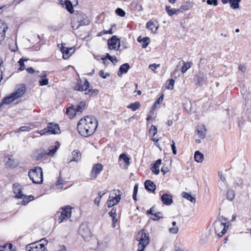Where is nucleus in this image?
I'll return each instance as SVG.
<instances>
[{"instance_id": "nucleus-24", "label": "nucleus", "mask_w": 251, "mask_h": 251, "mask_svg": "<svg viewBox=\"0 0 251 251\" xmlns=\"http://www.w3.org/2000/svg\"><path fill=\"white\" fill-rule=\"evenodd\" d=\"M207 78L203 74H200L195 76V81L196 84L201 85L206 80Z\"/></svg>"}, {"instance_id": "nucleus-37", "label": "nucleus", "mask_w": 251, "mask_h": 251, "mask_svg": "<svg viewBox=\"0 0 251 251\" xmlns=\"http://www.w3.org/2000/svg\"><path fill=\"white\" fill-rule=\"evenodd\" d=\"M120 160H123L126 165H129L130 164V158L126 153H122L119 156Z\"/></svg>"}, {"instance_id": "nucleus-62", "label": "nucleus", "mask_w": 251, "mask_h": 251, "mask_svg": "<svg viewBox=\"0 0 251 251\" xmlns=\"http://www.w3.org/2000/svg\"><path fill=\"white\" fill-rule=\"evenodd\" d=\"M154 208H155L154 206H153L149 210H148L147 211V214H152L153 215L154 213L153 212L155 211Z\"/></svg>"}, {"instance_id": "nucleus-52", "label": "nucleus", "mask_w": 251, "mask_h": 251, "mask_svg": "<svg viewBox=\"0 0 251 251\" xmlns=\"http://www.w3.org/2000/svg\"><path fill=\"white\" fill-rule=\"evenodd\" d=\"M76 23H77L76 22L74 21L73 19L72 20V27L73 28L74 30L77 29L79 28V27L80 26V25H79V24L77 25Z\"/></svg>"}, {"instance_id": "nucleus-48", "label": "nucleus", "mask_w": 251, "mask_h": 251, "mask_svg": "<svg viewBox=\"0 0 251 251\" xmlns=\"http://www.w3.org/2000/svg\"><path fill=\"white\" fill-rule=\"evenodd\" d=\"M112 201V203L114 204V205L117 204L121 200V197L120 195L117 196L116 197L112 198V199H110Z\"/></svg>"}, {"instance_id": "nucleus-8", "label": "nucleus", "mask_w": 251, "mask_h": 251, "mask_svg": "<svg viewBox=\"0 0 251 251\" xmlns=\"http://www.w3.org/2000/svg\"><path fill=\"white\" fill-rule=\"evenodd\" d=\"M73 19L74 22L77 23L80 26L87 25L90 24L87 16L81 11H76Z\"/></svg>"}, {"instance_id": "nucleus-14", "label": "nucleus", "mask_w": 251, "mask_h": 251, "mask_svg": "<svg viewBox=\"0 0 251 251\" xmlns=\"http://www.w3.org/2000/svg\"><path fill=\"white\" fill-rule=\"evenodd\" d=\"M5 165L7 168H14L15 165V157L13 155H7L4 159Z\"/></svg>"}, {"instance_id": "nucleus-40", "label": "nucleus", "mask_w": 251, "mask_h": 251, "mask_svg": "<svg viewBox=\"0 0 251 251\" xmlns=\"http://www.w3.org/2000/svg\"><path fill=\"white\" fill-rule=\"evenodd\" d=\"M63 180L61 176V173L60 172L58 179L56 183V187L57 188H62L63 187Z\"/></svg>"}, {"instance_id": "nucleus-2", "label": "nucleus", "mask_w": 251, "mask_h": 251, "mask_svg": "<svg viewBox=\"0 0 251 251\" xmlns=\"http://www.w3.org/2000/svg\"><path fill=\"white\" fill-rule=\"evenodd\" d=\"M28 175L32 182L41 184L43 181V171L41 167L37 166L28 171Z\"/></svg>"}, {"instance_id": "nucleus-58", "label": "nucleus", "mask_w": 251, "mask_h": 251, "mask_svg": "<svg viewBox=\"0 0 251 251\" xmlns=\"http://www.w3.org/2000/svg\"><path fill=\"white\" fill-rule=\"evenodd\" d=\"M163 100V95H162V96H161L158 98V99L157 100V101H156V102L154 104V105H153V107H155L157 104H159L161 102H162Z\"/></svg>"}, {"instance_id": "nucleus-61", "label": "nucleus", "mask_w": 251, "mask_h": 251, "mask_svg": "<svg viewBox=\"0 0 251 251\" xmlns=\"http://www.w3.org/2000/svg\"><path fill=\"white\" fill-rule=\"evenodd\" d=\"M111 218L112 219V222H113L112 226L113 227H116V226L117 224L118 219L116 218V217H113Z\"/></svg>"}, {"instance_id": "nucleus-26", "label": "nucleus", "mask_w": 251, "mask_h": 251, "mask_svg": "<svg viewBox=\"0 0 251 251\" xmlns=\"http://www.w3.org/2000/svg\"><path fill=\"white\" fill-rule=\"evenodd\" d=\"M162 160L161 159H157L151 168V170L155 175H158L159 173V167L161 164Z\"/></svg>"}, {"instance_id": "nucleus-29", "label": "nucleus", "mask_w": 251, "mask_h": 251, "mask_svg": "<svg viewBox=\"0 0 251 251\" xmlns=\"http://www.w3.org/2000/svg\"><path fill=\"white\" fill-rule=\"evenodd\" d=\"M166 11L170 16H172L175 14H178L180 10V9L171 8L170 6H166Z\"/></svg>"}, {"instance_id": "nucleus-41", "label": "nucleus", "mask_w": 251, "mask_h": 251, "mask_svg": "<svg viewBox=\"0 0 251 251\" xmlns=\"http://www.w3.org/2000/svg\"><path fill=\"white\" fill-rule=\"evenodd\" d=\"M235 197L234 192L231 189H229L227 192V199L229 201H232Z\"/></svg>"}, {"instance_id": "nucleus-9", "label": "nucleus", "mask_w": 251, "mask_h": 251, "mask_svg": "<svg viewBox=\"0 0 251 251\" xmlns=\"http://www.w3.org/2000/svg\"><path fill=\"white\" fill-rule=\"evenodd\" d=\"M58 217L59 223H61L67 221L71 216V208L69 206H66L61 209V211L57 213Z\"/></svg>"}, {"instance_id": "nucleus-16", "label": "nucleus", "mask_w": 251, "mask_h": 251, "mask_svg": "<svg viewBox=\"0 0 251 251\" xmlns=\"http://www.w3.org/2000/svg\"><path fill=\"white\" fill-rule=\"evenodd\" d=\"M8 27L7 24L0 20V44L4 40L5 32Z\"/></svg>"}, {"instance_id": "nucleus-20", "label": "nucleus", "mask_w": 251, "mask_h": 251, "mask_svg": "<svg viewBox=\"0 0 251 251\" xmlns=\"http://www.w3.org/2000/svg\"><path fill=\"white\" fill-rule=\"evenodd\" d=\"M90 87L89 81L85 79L83 84L77 83L74 88L75 90L84 91L87 90Z\"/></svg>"}, {"instance_id": "nucleus-50", "label": "nucleus", "mask_w": 251, "mask_h": 251, "mask_svg": "<svg viewBox=\"0 0 251 251\" xmlns=\"http://www.w3.org/2000/svg\"><path fill=\"white\" fill-rule=\"evenodd\" d=\"M178 228L177 226H172L169 229V231L172 234H176L178 232Z\"/></svg>"}, {"instance_id": "nucleus-33", "label": "nucleus", "mask_w": 251, "mask_h": 251, "mask_svg": "<svg viewBox=\"0 0 251 251\" xmlns=\"http://www.w3.org/2000/svg\"><path fill=\"white\" fill-rule=\"evenodd\" d=\"M140 103L139 101H136L128 105L127 107L131 109L132 111H136L140 107Z\"/></svg>"}, {"instance_id": "nucleus-34", "label": "nucleus", "mask_w": 251, "mask_h": 251, "mask_svg": "<svg viewBox=\"0 0 251 251\" xmlns=\"http://www.w3.org/2000/svg\"><path fill=\"white\" fill-rule=\"evenodd\" d=\"M65 7L67 10L70 13L74 12V8L72 2L70 0H66L65 1Z\"/></svg>"}, {"instance_id": "nucleus-53", "label": "nucleus", "mask_w": 251, "mask_h": 251, "mask_svg": "<svg viewBox=\"0 0 251 251\" xmlns=\"http://www.w3.org/2000/svg\"><path fill=\"white\" fill-rule=\"evenodd\" d=\"M206 2L208 5L213 4L214 6H217L218 5L217 0H207Z\"/></svg>"}, {"instance_id": "nucleus-1", "label": "nucleus", "mask_w": 251, "mask_h": 251, "mask_svg": "<svg viewBox=\"0 0 251 251\" xmlns=\"http://www.w3.org/2000/svg\"><path fill=\"white\" fill-rule=\"evenodd\" d=\"M98 121L93 116H87L81 119L77 124V130L84 137L92 135L96 130Z\"/></svg>"}, {"instance_id": "nucleus-3", "label": "nucleus", "mask_w": 251, "mask_h": 251, "mask_svg": "<svg viewBox=\"0 0 251 251\" xmlns=\"http://www.w3.org/2000/svg\"><path fill=\"white\" fill-rule=\"evenodd\" d=\"M136 239L139 241L138 251H144V249L149 243V233L141 230L137 234Z\"/></svg>"}, {"instance_id": "nucleus-54", "label": "nucleus", "mask_w": 251, "mask_h": 251, "mask_svg": "<svg viewBox=\"0 0 251 251\" xmlns=\"http://www.w3.org/2000/svg\"><path fill=\"white\" fill-rule=\"evenodd\" d=\"M99 93V91L97 89H89L88 93H86L85 94H89L93 95L94 93L95 95H97Z\"/></svg>"}, {"instance_id": "nucleus-36", "label": "nucleus", "mask_w": 251, "mask_h": 251, "mask_svg": "<svg viewBox=\"0 0 251 251\" xmlns=\"http://www.w3.org/2000/svg\"><path fill=\"white\" fill-rule=\"evenodd\" d=\"M241 0H230L229 2L230 6L232 9H237L239 7V3Z\"/></svg>"}, {"instance_id": "nucleus-31", "label": "nucleus", "mask_w": 251, "mask_h": 251, "mask_svg": "<svg viewBox=\"0 0 251 251\" xmlns=\"http://www.w3.org/2000/svg\"><path fill=\"white\" fill-rule=\"evenodd\" d=\"M137 41L139 42L143 43V44L142 45V48H146L149 45V42H150V38L147 37H144L143 38L141 39V37H139L137 39Z\"/></svg>"}, {"instance_id": "nucleus-22", "label": "nucleus", "mask_w": 251, "mask_h": 251, "mask_svg": "<svg viewBox=\"0 0 251 251\" xmlns=\"http://www.w3.org/2000/svg\"><path fill=\"white\" fill-rule=\"evenodd\" d=\"M145 187L149 191L153 192L156 189V185L153 182L147 180L145 182Z\"/></svg>"}, {"instance_id": "nucleus-42", "label": "nucleus", "mask_w": 251, "mask_h": 251, "mask_svg": "<svg viewBox=\"0 0 251 251\" xmlns=\"http://www.w3.org/2000/svg\"><path fill=\"white\" fill-rule=\"evenodd\" d=\"M27 60V59H23V58H21L19 60V61L18 62L20 66V68L18 69L19 70L22 71L25 69V65L24 64V62Z\"/></svg>"}, {"instance_id": "nucleus-27", "label": "nucleus", "mask_w": 251, "mask_h": 251, "mask_svg": "<svg viewBox=\"0 0 251 251\" xmlns=\"http://www.w3.org/2000/svg\"><path fill=\"white\" fill-rule=\"evenodd\" d=\"M71 50H73V48H68L63 46L61 48V51L64 59H68L71 56V53H70Z\"/></svg>"}, {"instance_id": "nucleus-46", "label": "nucleus", "mask_w": 251, "mask_h": 251, "mask_svg": "<svg viewBox=\"0 0 251 251\" xmlns=\"http://www.w3.org/2000/svg\"><path fill=\"white\" fill-rule=\"evenodd\" d=\"M115 12L118 15L121 17H124L126 15V12L120 8H117Z\"/></svg>"}, {"instance_id": "nucleus-17", "label": "nucleus", "mask_w": 251, "mask_h": 251, "mask_svg": "<svg viewBox=\"0 0 251 251\" xmlns=\"http://www.w3.org/2000/svg\"><path fill=\"white\" fill-rule=\"evenodd\" d=\"M16 100V92L12 93L10 95L4 98L0 104V107L3 104H9Z\"/></svg>"}, {"instance_id": "nucleus-44", "label": "nucleus", "mask_w": 251, "mask_h": 251, "mask_svg": "<svg viewBox=\"0 0 251 251\" xmlns=\"http://www.w3.org/2000/svg\"><path fill=\"white\" fill-rule=\"evenodd\" d=\"M157 132V127L153 125H151L149 129V133L150 134H152V136H154L156 134Z\"/></svg>"}, {"instance_id": "nucleus-38", "label": "nucleus", "mask_w": 251, "mask_h": 251, "mask_svg": "<svg viewBox=\"0 0 251 251\" xmlns=\"http://www.w3.org/2000/svg\"><path fill=\"white\" fill-rule=\"evenodd\" d=\"M193 6V4L192 3L190 2H187L183 4H182L180 7V9L187 11L191 9Z\"/></svg>"}, {"instance_id": "nucleus-63", "label": "nucleus", "mask_w": 251, "mask_h": 251, "mask_svg": "<svg viewBox=\"0 0 251 251\" xmlns=\"http://www.w3.org/2000/svg\"><path fill=\"white\" fill-rule=\"evenodd\" d=\"M169 171V169L167 167L163 166L161 168V172L164 174H166Z\"/></svg>"}, {"instance_id": "nucleus-47", "label": "nucleus", "mask_w": 251, "mask_h": 251, "mask_svg": "<svg viewBox=\"0 0 251 251\" xmlns=\"http://www.w3.org/2000/svg\"><path fill=\"white\" fill-rule=\"evenodd\" d=\"M175 84V80L173 79H171L169 80V83L166 86V88L169 90H173Z\"/></svg>"}, {"instance_id": "nucleus-39", "label": "nucleus", "mask_w": 251, "mask_h": 251, "mask_svg": "<svg viewBox=\"0 0 251 251\" xmlns=\"http://www.w3.org/2000/svg\"><path fill=\"white\" fill-rule=\"evenodd\" d=\"M190 62H183V65L181 68V72L183 73H185L187 70L191 67Z\"/></svg>"}, {"instance_id": "nucleus-18", "label": "nucleus", "mask_w": 251, "mask_h": 251, "mask_svg": "<svg viewBox=\"0 0 251 251\" xmlns=\"http://www.w3.org/2000/svg\"><path fill=\"white\" fill-rule=\"evenodd\" d=\"M161 200L166 205H170L173 202L172 196L168 194H163L161 197Z\"/></svg>"}, {"instance_id": "nucleus-5", "label": "nucleus", "mask_w": 251, "mask_h": 251, "mask_svg": "<svg viewBox=\"0 0 251 251\" xmlns=\"http://www.w3.org/2000/svg\"><path fill=\"white\" fill-rule=\"evenodd\" d=\"M225 222H223L219 220L214 223L215 231L219 237H222L226 232L228 228V225H226V220L225 219Z\"/></svg>"}, {"instance_id": "nucleus-49", "label": "nucleus", "mask_w": 251, "mask_h": 251, "mask_svg": "<svg viewBox=\"0 0 251 251\" xmlns=\"http://www.w3.org/2000/svg\"><path fill=\"white\" fill-rule=\"evenodd\" d=\"M32 128H31L29 126H23L21 127L18 130H17V132H20V131H28L30 130Z\"/></svg>"}, {"instance_id": "nucleus-55", "label": "nucleus", "mask_w": 251, "mask_h": 251, "mask_svg": "<svg viewBox=\"0 0 251 251\" xmlns=\"http://www.w3.org/2000/svg\"><path fill=\"white\" fill-rule=\"evenodd\" d=\"M49 80L47 78L42 79L39 81L40 85L41 86H45L48 84Z\"/></svg>"}, {"instance_id": "nucleus-64", "label": "nucleus", "mask_w": 251, "mask_h": 251, "mask_svg": "<svg viewBox=\"0 0 251 251\" xmlns=\"http://www.w3.org/2000/svg\"><path fill=\"white\" fill-rule=\"evenodd\" d=\"M26 71L29 74H34L35 70L32 67H29L26 69Z\"/></svg>"}, {"instance_id": "nucleus-60", "label": "nucleus", "mask_w": 251, "mask_h": 251, "mask_svg": "<svg viewBox=\"0 0 251 251\" xmlns=\"http://www.w3.org/2000/svg\"><path fill=\"white\" fill-rule=\"evenodd\" d=\"M159 66V64L157 65L156 64H152L150 65L149 68L151 69L152 71H154V70L156 69Z\"/></svg>"}, {"instance_id": "nucleus-23", "label": "nucleus", "mask_w": 251, "mask_h": 251, "mask_svg": "<svg viewBox=\"0 0 251 251\" xmlns=\"http://www.w3.org/2000/svg\"><path fill=\"white\" fill-rule=\"evenodd\" d=\"M129 68L130 66L128 63H125L122 65L118 72V75L120 77L122 76L123 74L127 73Z\"/></svg>"}, {"instance_id": "nucleus-11", "label": "nucleus", "mask_w": 251, "mask_h": 251, "mask_svg": "<svg viewBox=\"0 0 251 251\" xmlns=\"http://www.w3.org/2000/svg\"><path fill=\"white\" fill-rule=\"evenodd\" d=\"M86 103L85 101H81L79 105H76V106H73L71 107H69L66 109V114H69L70 112L73 117L74 115H76V114H80L82 113V112L84 110L85 108Z\"/></svg>"}, {"instance_id": "nucleus-12", "label": "nucleus", "mask_w": 251, "mask_h": 251, "mask_svg": "<svg viewBox=\"0 0 251 251\" xmlns=\"http://www.w3.org/2000/svg\"><path fill=\"white\" fill-rule=\"evenodd\" d=\"M108 48L110 50H118L120 47V41L116 36H113L108 40Z\"/></svg>"}, {"instance_id": "nucleus-13", "label": "nucleus", "mask_w": 251, "mask_h": 251, "mask_svg": "<svg viewBox=\"0 0 251 251\" xmlns=\"http://www.w3.org/2000/svg\"><path fill=\"white\" fill-rule=\"evenodd\" d=\"M103 170V166L100 163L94 165L91 172V177L92 179L96 178L97 176Z\"/></svg>"}, {"instance_id": "nucleus-19", "label": "nucleus", "mask_w": 251, "mask_h": 251, "mask_svg": "<svg viewBox=\"0 0 251 251\" xmlns=\"http://www.w3.org/2000/svg\"><path fill=\"white\" fill-rule=\"evenodd\" d=\"M158 24L157 21H154V22L150 21L146 24V28L151 30L152 32L153 33L156 32L158 29Z\"/></svg>"}, {"instance_id": "nucleus-35", "label": "nucleus", "mask_w": 251, "mask_h": 251, "mask_svg": "<svg viewBox=\"0 0 251 251\" xmlns=\"http://www.w3.org/2000/svg\"><path fill=\"white\" fill-rule=\"evenodd\" d=\"M182 196L184 198H185L187 200L190 201L192 203H195L196 202L195 198L192 197L190 194L187 193L186 192H183Z\"/></svg>"}, {"instance_id": "nucleus-15", "label": "nucleus", "mask_w": 251, "mask_h": 251, "mask_svg": "<svg viewBox=\"0 0 251 251\" xmlns=\"http://www.w3.org/2000/svg\"><path fill=\"white\" fill-rule=\"evenodd\" d=\"M58 148L59 147L56 145L51 146L48 150H43L42 151L39 155L41 156V157H42L44 155L53 156L58 149Z\"/></svg>"}, {"instance_id": "nucleus-32", "label": "nucleus", "mask_w": 251, "mask_h": 251, "mask_svg": "<svg viewBox=\"0 0 251 251\" xmlns=\"http://www.w3.org/2000/svg\"><path fill=\"white\" fill-rule=\"evenodd\" d=\"M194 159L197 162H201L203 159V155L199 151L195 152Z\"/></svg>"}, {"instance_id": "nucleus-59", "label": "nucleus", "mask_w": 251, "mask_h": 251, "mask_svg": "<svg viewBox=\"0 0 251 251\" xmlns=\"http://www.w3.org/2000/svg\"><path fill=\"white\" fill-rule=\"evenodd\" d=\"M171 148L172 149L173 154L176 155L177 153V151L175 146V144L174 141H173L172 144H171Z\"/></svg>"}, {"instance_id": "nucleus-57", "label": "nucleus", "mask_w": 251, "mask_h": 251, "mask_svg": "<svg viewBox=\"0 0 251 251\" xmlns=\"http://www.w3.org/2000/svg\"><path fill=\"white\" fill-rule=\"evenodd\" d=\"M99 75H100V77H101L103 78H106L107 76H108L109 75V74L108 73L105 74L104 71H103L102 70H101L100 72Z\"/></svg>"}, {"instance_id": "nucleus-56", "label": "nucleus", "mask_w": 251, "mask_h": 251, "mask_svg": "<svg viewBox=\"0 0 251 251\" xmlns=\"http://www.w3.org/2000/svg\"><path fill=\"white\" fill-rule=\"evenodd\" d=\"M99 196L95 199L94 202L98 206L99 205L102 196H100V193H98Z\"/></svg>"}, {"instance_id": "nucleus-51", "label": "nucleus", "mask_w": 251, "mask_h": 251, "mask_svg": "<svg viewBox=\"0 0 251 251\" xmlns=\"http://www.w3.org/2000/svg\"><path fill=\"white\" fill-rule=\"evenodd\" d=\"M117 210L115 208H113L109 212V215L111 217H117Z\"/></svg>"}, {"instance_id": "nucleus-21", "label": "nucleus", "mask_w": 251, "mask_h": 251, "mask_svg": "<svg viewBox=\"0 0 251 251\" xmlns=\"http://www.w3.org/2000/svg\"><path fill=\"white\" fill-rule=\"evenodd\" d=\"M73 159H71L68 161V163H70L72 161H79L81 158V154L79 151L75 150H74L72 153Z\"/></svg>"}, {"instance_id": "nucleus-25", "label": "nucleus", "mask_w": 251, "mask_h": 251, "mask_svg": "<svg viewBox=\"0 0 251 251\" xmlns=\"http://www.w3.org/2000/svg\"><path fill=\"white\" fill-rule=\"evenodd\" d=\"M26 87L25 84H21L17 87V99L22 96L25 93Z\"/></svg>"}, {"instance_id": "nucleus-30", "label": "nucleus", "mask_w": 251, "mask_h": 251, "mask_svg": "<svg viewBox=\"0 0 251 251\" xmlns=\"http://www.w3.org/2000/svg\"><path fill=\"white\" fill-rule=\"evenodd\" d=\"M0 251H14L12 244H5L0 245Z\"/></svg>"}, {"instance_id": "nucleus-7", "label": "nucleus", "mask_w": 251, "mask_h": 251, "mask_svg": "<svg viewBox=\"0 0 251 251\" xmlns=\"http://www.w3.org/2000/svg\"><path fill=\"white\" fill-rule=\"evenodd\" d=\"M17 204L23 205H26L30 201L34 199L32 195L26 196L25 195L22 189L19 190L17 193Z\"/></svg>"}, {"instance_id": "nucleus-28", "label": "nucleus", "mask_w": 251, "mask_h": 251, "mask_svg": "<svg viewBox=\"0 0 251 251\" xmlns=\"http://www.w3.org/2000/svg\"><path fill=\"white\" fill-rule=\"evenodd\" d=\"M198 134L199 137L201 139L205 138L206 136V129L204 125L199 126L197 129Z\"/></svg>"}, {"instance_id": "nucleus-45", "label": "nucleus", "mask_w": 251, "mask_h": 251, "mask_svg": "<svg viewBox=\"0 0 251 251\" xmlns=\"http://www.w3.org/2000/svg\"><path fill=\"white\" fill-rule=\"evenodd\" d=\"M106 58L110 60L113 64L116 63L118 60L115 56H112L109 53L106 54Z\"/></svg>"}, {"instance_id": "nucleus-10", "label": "nucleus", "mask_w": 251, "mask_h": 251, "mask_svg": "<svg viewBox=\"0 0 251 251\" xmlns=\"http://www.w3.org/2000/svg\"><path fill=\"white\" fill-rule=\"evenodd\" d=\"M79 234L85 241H89L92 237V233L88 225L86 223H82L79 226Z\"/></svg>"}, {"instance_id": "nucleus-43", "label": "nucleus", "mask_w": 251, "mask_h": 251, "mask_svg": "<svg viewBox=\"0 0 251 251\" xmlns=\"http://www.w3.org/2000/svg\"><path fill=\"white\" fill-rule=\"evenodd\" d=\"M12 6V8L13 9H15V6L13 5V4H6L3 5L2 6H0V14H1L3 10H7L8 9L10 8L11 6Z\"/></svg>"}, {"instance_id": "nucleus-6", "label": "nucleus", "mask_w": 251, "mask_h": 251, "mask_svg": "<svg viewBox=\"0 0 251 251\" xmlns=\"http://www.w3.org/2000/svg\"><path fill=\"white\" fill-rule=\"evenodd\" d=\"M60 129L58 125L50 123L47 127L44 129L37 131L41 135H48L50 134H57L59 132Z\"/></svg>"}, {"instance_id": "nucleus-4", "label": "nucleus", "mask_w": 251, "mask_h": 251, "mask_svg": "<svg viewBox=\"0 0 251 251\" xmlns=\"http://www.w3.org/2000/svg\"><path fill=\"white\" fill-rule=\"evenodd\" d=\"M47 242L45 239H41L39 241L35 242L27 245L26 247V251H45L46 247L45 243Z\"/></svg>"}]
</instances>
